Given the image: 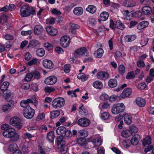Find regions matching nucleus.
<instances>
[{"label": "nucleus", "mask_w": 154, "mask_h": 154, "mask_svg": "<svg viewBox=\"0 0 154 154\" xmlns=\"http://www.w3.org/2000/svg\"><path fill=\"white\" fill-rule=\"evenodd\" d=\"M63 136H62L58 137L57 138V144L59 147L60 145L65 144V141L63 140Z\"/></svg>", "instance_id": "36"}, {"label": "nucleus", "mask_w": 154, "mask_h": 154, "mask_svg": "<svg viewBox=\"0 0 154 154\" xmlns=\"http://www.w3.org/2000/svg\"><path fill=\"white\" fill-rule=\"evenodd\" d=\"M38 152L40 154H47V152L46 149L41 147L40 146H38Z\"/></svg>", "instance_id": "53"}, {"label": "nucleus", "mask_w": 154, "mask_h": 154, "mask_svg": "<svg viewBox=\"0 0 154 154\" xmlns=\"http://www.w3.org/2000/svg\"><path fill=\"white\" fill-rule=\"evenodd\" d=\"M32 78H33L32 72L31 73H28L26 74L25 79V81L27 82H29L31 81Z\"/></svg>", "instance_id": "54"}, {"label": "nucleus", "mask_w": 154, "mask_h": 154, "mask_svg": "<svg viewBox=\"0 0 154 154\" xmlns=\"http://www.w3.org/2000/svg\"><path fill=\"white\" fill-rule=\"evenodd\" d=\"M140 139V136L139 135L135 134L131 139V143L133 145H136L138 143Z\"/></svg>", "instance_id": "16"}, {"label": "nucleus", "mask_w": 154, "mask_h": 154, "mask_svg": "<svg viewBox=\"0 0 154 154\" xmlns=\"http://www.w3.org/2000/svg\"><path fill=\"white\" fill-rule=\"evenodd\" d=\"M136 38L135 35H128L125 37V40L127 42H131L134 41Z\"/></svg>", "instance_id": "34"}, {"label": "nucleus", "mask_w": 154, "mask_h": 154, "mask_svg": "<svg viewBox=\"0 0 154 154\" xmlns=\"http://www.w3.org/2000/svg\"><path fill=\"white\" fill-rule=\"evenodd\" d=\"M96 76L98 79L103 80L108 79L109 76V74L107 72L103 71L98 72Z\"/></svg>", "instance_id": "9"}, {"label": "nucleus", "mask_w": 154, "mask_h": 154, "mask_svg": "<svg viewBox=\"0 0 154 154\" xmlns=\"http://www.w3.org/2000/svg\"><path fill=\"white\" fill-rule=\"evenodd\" d=\"M118 70L119 73L122 75H123L125 72V68L124 65H120L119 67Z\"/></svg>", "instance_id": "50"}, {"label": "nucleus", "mask_w": 154, "mask_h": 154, "mask_svg": "<svg viewBox=\"0 0 154 154\" xmlns=\"http://www.w3.org/2000/svg\"><path fill=\"white\" fill-rule=\"evenodd\" d=\"M5 137L10 139L11 141L15 142L17 141L19 139V135L16 132L15 129L14 128L10 130L8 132H6L4 133Z\"/></svg>", "instance_id": "1"}, {"label": "nucleus", "mask_w": 154, "mask_h": 154, "mask_svg": "<svg viewBox=\"0 0 154 154\" xmlns=\"http://www.w3.org/2000/svg\"><path fill=\"white\" fill-rule=\"evenodd\" d=\"M103 53V50L101 48H100L98 49L97 51H95L94 54L96 55V57L100 58L102 56Z\"/></svg>", "instance_id": "42"}, {"label": "nucleus", "mask_w": 154, "mask_h": 154, "mask_svg": "<svg viewBox=\"0 0 154 154\" xmlns=\"http://www.w3.org/2000/svg\"><path fill=\"white\" fill-rule=\"evenodd\" d=\"M43 27L40 24L37 25L34 27V33L36 35H39L43 32Z\"/></svg>", "instance_id": "14"}, {"label": "nucleus", "mask_w": 154, "mask_h": 154, "mask_svg": "<svg viewBox=\"0 0 154 154\" xmlns=\"http://www.w3.org/2000/svg\"><path fill=\"white\" fill-rule=\"evenodd\" d=\"M37 61L38 60L36 58H34L28 62L27 64L29 66L34 64H36L37 63Z\"/></svg>", "instance_id": "60"}, {"label": "nucleus", "mask_w": 154, "mask_h": 154, "mask_svg": "<svg viewBox=\"0 0 154 154\" xmlns=\"http://www.w3.org/2000/svg\"><path fill=\"white\" fill-rule=\"evenodd\" d=\"M130 130L131 134L132 133H135L138 131V128L135 126H132L130 127Z\"/></svg>", "instance_id": "59"}, {"label": "nucleus", "mask_w": 154, "mask_h": 154, "mask_svg": "<svg viewBox=\"0 0 154 154\" xmlns=\"http://www.w3.org/2000/svg\"><path fill=\"white\" fill-rule=\"evenodd\" d=\"M57 81V78L54 76H51L47 77L45 80L46 85H52L55 84Z\"/></svg>", "instance_id": "10"}, {"label": "nucleus", "mask_w": 154, "mask_h": 154, "mask_svg": "<svg viewBox=\"0 0 154 154\" xmlns=\"http://www.w3.org/2000/svg\"><path fill=\"white\" fill-rule=\"evenodd\" d=\"M135 77V75L133 71H131L128 73L126 76V78L127 79H132Z\"/></svg>", "instance_id": "52"}, {"label": "nucleus", "mask_w": 154, "mask_h": 154, "mask_svg": "<svg viewBox=\"0 0 154 154\" xmlns=\"http://www.w3.org/2000/svg\"><path fill=\"white\" fill-rule=\"evenodd\" d=\"M77 78L81 80L83 82L86 81L88 78L89 76L88 75H85L84 73L79 74L77 76Z\"/></svg>", "instance_id": "33"}, {"label": "nucleus", "mask_w": 154, "mask_h": 154, "mask_svg": "<svg viewBox=\"0 0 154 154\" xmlns=\"http://www.w3.org/2000/svg\"><path fill=\"white\" fill-rule=\"evenodd\" d=\"M32 32V31L31 30H29L26 31H22L21 32V34L22 35H28L31 34Z\"/></svg>", "instance_id": "63"}, {"label": "nucleus", "mask_w": 154, "mask_h": 154, "mask_svg": "<svg viewBox=\"0 0 154 154\" xmlns=\"http://www.w3.org/2000/svg\"><path fill=\"white\" fill-rule=\"evenodd\" d=\"M65 104L64 99L61 97H58L54 99L52 102V106L55 109H60Z\"/></svg>", "instance_id": "2"}, {"label": "nucleus", "mask_w": 154, "mask_h": 154, "mask_svg": "<svg viewBox=\"0 0 154 154\" xmlns=\"http://www.w3.org/2000/svg\"><path fill=\"white\" fill-rule=\"evenodd\" d=\"M43 66L47 69H51L54 67V64L50 60L45 59L43 61Z\"/></svg>", "instance_id": "12"}, {"label": "nucleus", "mask_w": 154, "mask_h": 154, "mask_svg": "<svg viewBox=\"0 0 154 154\" xmlns=\"http://www.w3.org/2000/svg\"><path fill=\"white\" fill-rule=\"evenodd\" d=\"M13 94L10 91H6V92L3 93V96L5 99L8 102H11L12 97H13Z\"/></svg>", "instance_id": "15"}, {"label": "nucleus", "mask_w": 154, "mask_h": 154, "mask_svg": "<svg viewBox=\"0 0 154 154\" xmlns=\"http://www.w3.org/2000/svg\"><path fill=\"white\" fill-rule=\"evenodd\" d=\"M45 51L43 48H38L36 51L37 55L40 57L43 56L45 55Z\"/></svg>", "instance_id": "41"}, {"label": "nucleus", "mask_w": 154, "mask_h": 154, "mask_svg": "<svg viewBox=\"0 0 154 154\" xmlns=\"http://www.w3.org/2000/svg\"><path fill=\"white\" fill-rule=\"evenodd\" d=\"M146 85L145 82H142L139 84L137 87L139 89L143 90L146 88Z\"/></svg>", "instance_id": "62"}, {"label": "nucleus", "mask_w": 154, "mask_h": 154, "mask_svg": "<svg viewBox=\"0 0 154 154\" xmlns=\"http://www.w3.org/2000/svg\"><path fill=\"white\" fill-rule=\"evenodd\" d=\"M131 89L130 88H128L123 91L121 95V96L123 98L128 97L131 94Z\"/></svg>", "instance_id": "20"}, {"label": "nucleus", "mask_w": 154, "mask_h": 154, "mask_svg": "<svg viewBox=\"0 0 154 154\" xmlns=\"http://www.w3.org/2000/svg\"><path fill=\"white\" fill-rule=\"evenodd\" d=\"M47 32L51 36H54L57 34L58 31L57 29L52 26H49L46 28Z\"/></svg>", "instance_id": "13"}, {"label": "nucleus", "mask_w": 154, "mask_h": 154, "mask_svg": "<svg viewBox=\"0 0 154 154\" xmlns=\"http://www.w3.org/2000/svg\"><path fill=\"white\" fill-rule=\"evenodd\" d=\"M70 38L68 36H62L60 40V43L61 45L64 48L67 47L70 44Z\"/></svg>", "instance_id": "6"}, {"label": "nucleus", "mask_w": 154, "mask_h": 154, "mask_svg": "<svg viewBox=\"0 0 154 154\" xmlns=\"http://www.w3.org/2000/svg\"><path fill=\"white\" fill-rule=\"evenodd\" d=\"M40 46V43L38 41L36 40H33L31 41L29 43L27 48H29L31 47H38Z\"/></svg>", "instance_id": "29"}, {"label": "nucleus", "mask_w": 154, "mask_h": 154, "mask_svg": "<svg viewBox=\"0 0 154 154\" xmlns=\"http://www.w3.org/2000/svg\"><path fill=\"white\" fill-rule=\"evenodd\" d=\"M135 101L136 104L140 107H143L145 105V100L141 97L137 98L136 99Z\"/></svg>", "instance_id": "19"}, {"label": "nucleus", "mask_w": 154, "mask_h": 154, "mask_svg": "<svg viewBox=\"0 0 154 154\" xmlns=\"http://www.w3.org/2000/svg\"><path fill=\"white\" fill-rule=\"evenodd\" d=\"M108 84L109 87L114 88L117 85V81L115 79H110L109 81Z\"/></svg>", "instance_id": "35"}, {"label": "nucleus", "mask_w": 154, "mask_h": 154, "mask_svg": "<svg viewBox=\"0 0 154 154\" xmlns=\"http://www.w3.org/2000/svg\"><path fill=\"white\" fill-rule=\"evenodd\" d=\"M92 142L95 147L100 146L101 144V139L99 138H96L92 140Z\"/></svg>", "instance_id": "40"}, {"label": "nucleus", "mask_w": 154, "mask_h": 154, "mask_svg": "<svg viewBox=\"0 0 154 154\" xmlns=\"http://www.w3.org/2000/svg\"><path fill=\"white\" fill-rule=\"evenodd\" d=\"M47 138L49 142L51 143L52 142L55 138L54 132L52 131L49 132L47 134Z\"/></svg>", "instance_id": "27"}, {"label": "nucleus", "mask_w": 154, "mask_h": 154, "mask_svg": "<svg viewBox=\"0 0 154 154\" xmlns=\"http://www.w3.org/2000/svg\"><path fill=\"white\" fill-rule=\"evenodd\" d=\"M23 113L25 118L28 119H31L33 117L35 111L30 106H29L23 110Z\"/></svg>", "instance_id": "4"}, {"label": "nucleus", "mask_w": 154, "mask_h": 154, "mask_svg": "<svg viewBox=\"0 0 154 154\" xmlns=\"http://www.w3.org/2000/svg\"><path fill=\"white\" fill-rule=\"evenodd\" d=\"M119 97L117 95H113L109 97V101L110 102H113L117 100Z\"/></svg>", "instance_id": "57"}, {"label": "nucleus", "mask_w": 154, "mask_h": 154, "mask_svg": "<svg viewBox=\"0 0 154 154\" xmlns=\"http://www.w3.org/2000/svg\"><path fill=\"white\" fill-rule=\"evenodd\" d=\"M149 24V22L147 21L141 22L137 26V28L139 30H141L146 27Z\"/></svg>", "instance_id": "25"}, {"label": "nucleus", "mask_w": 154, "mask_h": 154, "mask_svg": "<svg viewBox=\"0 0 154 154\" xmlns=\"http://www.w3.org/2000/svg\"><path fill=\"white\" fill-rule=\"evenodd\" d=\"M125 107L122 103L115 104L113 105L112 109V113L115 115L117 114L124 112Z\"/></svg>", "instance_id": "3"}, {"label": "nucleus", "mask_w": 154, "mask_h": 154, "mask_svg": "<svg viewBox=\"0 0 154 154\" xmlns=\"http://www.w3.org/2000/svg\"><path fill=\"white\" fill-rule=\"evenodd\" d=\"M30 7L28 5H23L20 9L21 16L22 17H27L29 16V11Z\"/></svg>", "instance_id": "7"}, {"label": "nucleus", "mask_w": 154, "mask_h": 154, "mask_svg": "<svg viewBox=\"0 0 154 154\" xmlns=\"http://www.w3.org/2000/svg\"><path fill=\"white\" fill-rule=\"evenodd\" d=\"M33 78L35 79L38 80L41 77V75L39 72L37 71L32 72Z\"/></svg>", "instance_id": "48"}, {"label": "nucleus", "mask_w": 154, "mask_h": 154, "mask_svg": "<svg viewBox=\"0 0 154 154\" xmlns=\"http://www.w3.org/2000/svg\"><path fill=\"white\" fill-rule=\"evenodd\" d=\"M110 116V114L108 112H104L101 114L100 117L103 120H107L109 119Z\"/></svg>", "instance_id": "43"}, {"label": "nucleus", "mask_w": 154, "mask_h": 154, "mask_svg": "<svg viewBox=\"0 0 154 154\" xmlns=\"http://www.w3.org/2000/svg\"><path fill=\"white\" fill-rule=\"evenodd\" d=\"M115 27L118 29L122 30L125 28L124 25L120 20H117L115 24Z\"/></svg>", "instance_id": "37"}, {"label": "nucleus", "mask_w": 154, "mask_h": 154, "mask_svg": "<svg viewBox=\"0 0 154 154\" xmlns=\"http://www.w3.org/2000/svg\"><path fill=\"white\" fill-rule=\"evenodd\" d=\"M79 112L80 114L83 116H87L88 114V111L85 109H82V110H80Z\"/></svg>", "instance_id": "61"}, {"label": "nucleus", "mask_w": 154, "mask_h": 154, "mask_svg": "<svg viewBox=\"0 0 154 154\" xmlns=\"http://www.w3.org/2000/svg\"><path fill=\"white\" fill-rule=\"evenodd\" d=\"M10 123L11 125L15 126L18 129H20L22 126L21 120L17 117L11 119L10 121Z\"/></svg>", "instance_id": "5"}, {"label": "nucleus", "mask_w": 154, "mask_h": 154, "mask_svg": "<svg viewBox=\"0 0 154 154\" xmlns=\"http://www.w3.org/2000/svg\"><path fill=\"white\" fill-rule=\"evenodd\" d=\"M124 6L127 7H131L134 6L136 2L133 0H125L123 2Z\"/></svg>", "instance_id": "18"}, {"label": "nucleus", "mask_w": 154, "mask_h": 154, "mask_svg": "<svg viewBox=\"0 0 154 154\" xmlns=\"http://www.w3.org/2000/svg\"><path fill=\"white\" fill-rule=\"evenodd\" d=\"M44 46L45 48V49L48 51L51 50L53 48V45L48 42L44 43Z\"/></svg>", "instance_id": "47"}, {"label": "nucleus", "mask_w": 154, "mask_h": 154, "mask_svg": "<svg viewBox=\"0 0 154 154\" xmlns=\"http://www.w3.org/2000/svg\"><path fill=\"white\" fill-rule=\"evenodd\" d=\"M142 13L146 15L149 14L152 12V8L149 6H145L142 9Z\"/></svg>", "instance_id": "21"}, {"label": "nucleus", "mask_w": 154, "mask_h": 154, "mask_svg": "<svg viewBox=\"0 0 154 154\" xmlns=\"http://www.w3.org/2000/svg\"><path fill=\"white\" fill-rule=\"evenodd\" d=\"M121 134L123 137L127 138L131 135V133L130 131L124 130L122 132Z\"/></svg>", "instance_id": "51"}, {"label": "nucleus", "mask_w": 154, "mask_h": 154, "mask_svg": "<svg viewBox=\"0 0 154 154\" xmlns=\"http://www.w3.org/2000/svg\"><path fill=\"white\" fill-rule=\"evenodd\" d=\"M137 65L139 67L143 68L145 66V64L144 62L141 60H138L137 62Z\"/></svg>", "instance_id": "64"}, {"label": "nucleus", "mask_w": 154, "mask_h": 154, "mask_svg": "<svg viewBox=\"0 0 154 154\" xmlns=\"http://www.w3.org/2000/svg\"><path fill=\"white\" fill-rule=\"evenodd\" d=\"M60 148V152L62 154H65L67 151L68 146L64 145H60L59 147Z\"/></svg>", "instance_id": "46"}, {"label": "nucleus", "mask_w": 154, "mask_h": 154, "mask_svg": "<svg viewBox=\"0 0 154 154\" xmlns=\"http://www.w3.org/2000/svg\"><path fill=\"white\" fill-rule=\"evenodd\" d=\"M86 10L91 13L94 14L96 11V8L94 5H90L86 8Z\"/></svg>", "instance_id": "39"}, {"label": "nucleus", "mask_w": 154, "mask_h": 154, "mask_svg": "<svg viewBox=\"0 0 154 154\" xmlns=\"http://www.w3.org/2000/svg\"><path fill=\"white\" fill-rule=\"evenodd\" d=\"M77 142L80 145L83 146L86 143V141L85 139L80 138L78 140Z\"/></svg>", "instance_id": "56"}, {"label": "nucleus", "mask_w": 154, "mask_h": 154, "mask_svg": "<svg viewBox=\"0 0 154 154\" xmlns=\"http://www.w3.org/2000/svg\"><path fill=\"white\" fill-rule=\"evenodd\" d=\"M50 118L53 119L58 117L60 114V112L59 110L53 111L50 112Z\"/></svg>", "instance_id": "31"}, {"label": "nucleus", "mask_w": 154, "mask_h": 154, "mask_svg": "<svg viewBox=\"0 0 154 154\" xmlns=\"http://www.w3.org/2000/svg\"><path fill=\"white\" fill-rule=\"evenodd\" d=\"M44 90L46 93H51L55 91V88L52 86H46Z\"/></svg>", "instance_id": "49"}, {"label": "nucleus", "mask_w": 154, "mask_h": 154, "mask_svg": "<svg viewBox=\"0 0 154 154\" xmlns=\"http://www.w3.org/2000/svg\"><path fill=\"white\" fill-rule=\"evenodd\" d=\"M87 51L85 47H82L79 49L76 50L74 53V56L76 57H78L85 55Z\"/></svg>", "instance_id": "8"}, {"label": "nucleus", "mask_w": 154, "mask_h": 154, "mask_svg": "<svg viewBox=\"0 0 154 154\" xmlns=\"http://www.w3.org/2000/svg\"><path fill=\"white\" fill-rule=\"evenodd\" d=\"M9 85L8 82H4L1 86V89L2 91H5L7 90V89Z\"/></svg>", "instance_id": "44"}, {"label": "nucleus", "mask_w": 154, "mask_h": 154, "mask_svg": "<svg viewBox=\"0 0 154 154\" xmlns=\"http://www.w3.org/2000/svg\"><path fill=\"white\" fill-rule=\"evenodd\" d=\"M32 100L30 99H28L26 100H23L21 101L20 105L23 108H27L29 106V103H32Z\"/></svg>", "instance_id": "17"}, {"label": "nucleus", "mask_w": 154, "mask_h": 154, "mask_svg": "<svg viewBox=\"0 0 154 154\" xmlns=\"http://www.w3.org/2000/svg\"><path fill=\"white\" fill-rule=\"evenodd\" d=\"M109 97L105 93L102 94L100 97V99L103 100H109Z\"/></svg>", "instance_id": "55"}, {"label": "nucleus", "mask_w": 154, "mask_h": 154, "mask_svg": "<svg viewBox=\"0 0 154 154\" xmlns=\"http://www.w3.org/2000/svg\"><path fill=\"white\" fill-rule=\"evenodd\" d=\"M3 37L7 40H12L14 38L13 35L8 34H5L3 35Z\"/></svg>", "instance_id": "58"}, {"label": "nucleus", "mask_w": 154, "mask_h": 154, "mask_svg": "<svg viewBox=\"0 0 154 154\" xmlns=\"http://www.w3.org/2000/svg\"><path fill=\"white\" fill-rule=\"evenodd\" d=\"M64 134V138L67 140L70 139L72 136V134L69 130H66Z\"/></svg>", "instance_id": "45"}, {"label": "nucleus", "mask_w": 154, "mask_h": 154, "mask_svg": "<svg viewBox=\"0 0 154 154\" xmlns=\"http://www.w3.org/2000/svg\"><path fill=\"white\" fill-rule=\"evenodd\" d=\"M1 128L2 130H5V131L3 132V135L4 136H5L4 133L5 132H7V133L10 130H11L13 128L11 126L7 124H3L1 125Z\"/></svg>", "instance_id": "23"}, {"label": "nucleus", "mask_w": 154, "mask_h": 154, "mask_svg": "<svg viewBox=\"0 0 154 154\" xmlns=\"http://www.w3.org/2000/svg\"><path fill=\"white\" fill-rule=\"evenodd\" d=\"M93 86L96 88L100 89L103 87V84L101 82L99 81H96L93 82Z\"/></svg>", "instance_id": "30"}, {"label": "nucleus", "mask_w": 154, "mask_h": 154, "mask_svg": "<svg viewBox=\"0 0 154 154\" xmlns=\"http://www.w3.org/2000/svg\"><path fill=\"white\" fill-rule=\"evenodd\" d=\"M142 143L144 146L150 144L151 143V139L150 137L148 136L144 138L142 140Z\"/></svg>", "instance_id": "22"}, {"label": "nucleus", "mask_w": 154, "mask_h": 154, "mask_svg": "<svg viewBox=\"0 0 154 154\" xmlns=\"http://www.w3.org/2000/svg\"><path fill=\"white\" fill-rule=\"evenodd\" d=\"M9 102V103L7 105H5L3 106L2 109L4 112H5L8 109L13 107L14 104V101H11V102Z\"/></svg>", "instance_id": "24"}, {"label": "nucleus", "mask_w": 154, "mask_h": 154, "mask_svg": "<svg viewBox=\"0 0 154 154\" xmlns=\"http://www.w3.org/2000/svg\"><path fill=\"white\" fill-rule=\"evenodd\" d=\"M125 122L127 125L130 124L132 122V117L130 115L125 114L123 116Z\"/></svg>", "instance_id": "28"}, {"label": "nucleus", "mask_w": 154, "mask_h": 154, "mask_svg": "<svg viewBox=\"0 0 154 154\" xmlns=\"http://www.w3.org/2000/svg\"><path fill=\"white\" fill-rule=\"evenodd\" d=\"M73 12L76 15H81L83 12V9L81 7H76L74 9Z\"/></svg>", "instance_id": "32"}, {"label": "nucleus", "mask_w": 154, "mask_h": 154, "mask_svg": "<svg viewBox=\"0 0 154 154\" xmlns=\"http://www.w3.org/2000/svg\"><path fill=\"white\" fill-rule=\"evenodd\" d=\"M109 16L108 13L107 12H102L100 15V19L102 21H105L108 19Z\"/></svg>", "instance_id": "38"}, {"label": "nucleus", "mask_w": 154, "mask_h": 154, "mask_svg": "<svg viewBox=\"0 0 154 154\" xmlns=\"http://www.w3.org/2000/svg\"><path fill=\"white\" fill-rule=\"evenodd\" d=\"M66 129L63 126H61L58 127L56 130V132L57 134L60 136H63L64 134Z\"/></svg>", "instance_id": "26"}, {"label": "nucleus", "mask_w": 154, "mask_h": 154, "mask_svg": "<svg viewBox=\"0 0 154 154\" xmlns=\"http://www.w3.org/2000/svg\"><path fill=\"white\" fill-rule=\"evenodd\" d=\"M90 120L86 118H81L77 121L78 125L81 126L83 127L88 126L90 125Z\"/></svg>", "instance_id": "11"}]
</instances>
